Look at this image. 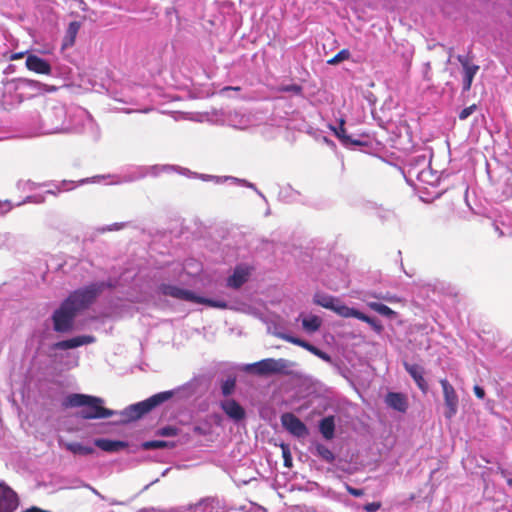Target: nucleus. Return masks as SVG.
<instances>
[{"label":"nucleus","mask_w":512,"mask_h":512,"mask_svg":"<svg viewBox=\"0 0 512 512\" xmlns=\"http://www.w3.org/2000/svg\"><path fill=\"white\" fill-rule=\"evenodd\" d=\"M25 55V52H17V53H14L10 56V60L14 61V60H18V59H21L23 58Z\"/></svg>","instance_id":"nucleus-38"},{"label":"nucleus","mask_w":512,"mask_h":512,"mask_svg":"<svg viewBox=\"0 0 512 512\" xmlns=\"http://www.w3.org/2000/svg\"><path fill=\"white\" fill-rule=\"evenodd\" d=\"M385 403L388 407L401 413H405L409 406L407 396L399 392H388L385 396Z\"/></svg>","instance_id":"nucleus-15"},{"label":"nucleus","mask_w":512,"mask_h":512,"mask_svg":"<svg viewBox=\"0 0 512 512\" xmlns=\"http://www.w3.org/2000/svg\"><path fill=\"white\" fill-rule=\"evenodd\" d=\"M347 492L354 497H361L364 495L363 489L354 488L350 485H346Z\"/></svg>","instance_id":"nucleus-36"},{"label":"nucleus","mask_w":512,"mask_h":512,"mask_svg":"<svg viewBox=\"0 0 512 512\" xmlns=\"http://www.w3.org/2000/svg\"><path fill=\"white\" fill-rule=\"evenodd\" d=\"M367 305L371 310L379 313L382 316H386L388 318L396 317V312L387 305L378 302H368Z\"/></svg>","instance_id":"nucleus-22"},{"label":"nucleus","mask_w":512,"mask_h":512,"mask_svg":"<svg viewBox=\"0 0 512 512\" xmlns=\"http://www.w3.org/2000/svg\"><path fill=\"white\" fill-rule=\"evenodd\" d=\"M109 286L105 282L92 283L70 293L53 313L54 330L61 333L70 331L77 313L88 308L103 290Z\"/></svg>","instance_id":"nucleus-1"},{"label":"nucleus","mask_w":512,"mask_h":512,"mask_svg":"<svg viewBox=\"0 0 512 512\" xmlns=\"http://www.w3.org/2000/svg\"><path fill=\"white\" fill-rule=\"evenodd\" d=\"M350 58V52L348 49L340 50L334 57L329 59L327 63L329 65H336L344 60H348Z\"/></svg>","instance_id":"nucleus-29"},{"label":"nucleus","mask_w":512,"mask_h":512,"mask_svg":"<svg viewBox=\"0 0 512 512\" xmlns=\"http://www.w3.org/2000/svg\"><path fill=\"white\" fill-rule=\"evenodd\" d=\"M295 366V362L284 358H266L258 362L246 365L244 370L247 373L254 374L257 376H269L272 374L292 376L294 375L293 368Z\"/></svg>","instance_id":"nucleus-3"},{"label":"nucleus","mask_w":512,"mask_h":512,"mask_svg":"<svg viewBox=\"0 0 512 512\" xmlns=\"http://www.w3.org/2000/svg\"><path fill=\"white\" fill-rule=\"evenodd\" d=\"M457 60L460 62L464 70L463 91H469L471 89L474 76L479 70V66L471 64V61L467 56L458 55Z\"/></svg>","instance_id":"nucleus-11"},{"label":"nucleus","mask_w":512,"mask_h":512,"mask_svg":"<svg viewBox=\"0 0 512 512\" xmlns=\"http://www.w3.org/2000/svg\"><path fill=\"white\" fill-rule=\"evenodd\" d=\"M236 387V380L235 378L229 377L221 384V391L223 396L227 397L231 395Z\"/></svg>","instance_id":"nucleus-28"},{"label":"nucleus","mask_w":512,"mask_h":512,"mask_svg":"<svg viewBox=\"0 0 512 512\" xmlns=\"http://www.w3.org/2000/svg\"><path fill=\"white\" fill-rule=\"evenodd\" d=\"M507 484L512 488V478L508 479Z\"/></svg>","instance_id":"nucleus-41"},{"label":"nucleus","mask_w":512,"mask_h":512,"mask_svg":"<svg viewBox=\"0 0 512 512\" xmlns=\"http://www.w3.org/2000/svg\"><path fill=\"white\" fill-rule=\"evenodd\" d=\"M159 292L164 296H170L172 298L179 300L194 302L198 304H205L213 308H227V303L223 300H212L205 297L197 296L192 291L180 288L175 285L161 284L159 286Z\"/></svg>","instance_id":"nucleus-5"},{"label":"nucleus","mask_w":512,"mask_h":512,"mask_svg":"<svg viewBox=\"0 0 512 512\" xmlns=\"http://www.w3.org/2000/svg\"><path fill=\"white\" fill-rule=\"evenodd\" d=\"M319 431L326 440H331L335 435L334 416L324 417L319 423Z\"/></svg>","instance_id":"nucleus-19"},{"label":"nucleus","mask_w":512,"mask_h":512,"mask_svg":"<svg viewBox=\"0 0 512 512\" xmlns=\"http://www.w3.org/2000/svg\"><path fill=\"white\" fill-rule=\"evenodd\" d=\"M94 338L92 336H77L71 339L59 341L53 345L56 350H68L80 347L85 344L92 343Z\"/></svg>","instance_id":"nucleus-16"},{"label":"nucleus","mask_w":512,"mask_h":512,"mask_svg":"<svg viewBox=\"0 0 512 512\" xmlns=\"http://www.w3.org/2000/svg\"><path fill=\"white\" fill-rule=\"evenodd\" d=\"M322 320L319 316L312 315L308 318H304L302 320V327L309 333H314L318 331L321 327Z\"/></svg>","instance_id":"nucleus-21"},{"label":"nucleus","mask_w":512,"mask_h":512,"mask_svg":"<svg viewBox=\"0 0 512 512\" xmlns=\"http://www.w3.org/2000/svg\"><path fill=\"white\" fill-rule=\"evenodd\" d=\"M174 447L173 443L162 441V440H152L146 441L142 444V448L144 450H153V449H162V448H171Z\"/></svg>","instance_id":"nucleus-26"},{"label":"nucleus","mask_w":512,"mask_h":512,"mask_svg":"<svg viewBox=\"0 0 512 512\" xmlns=\"http://www.w3.org/2000/svg\"><path fill=\"white\" fill-rule=\"evenodd\" d=\"M178 434V429L174 426H165L158 430V435L163 437H172Z\"/></svg>","instance_id":"nucleus-31"},{"label":"nucleus","mask_w":512,"mask_h":512,"mask_svg":"<svg viewBox=\"0 0 512 512\" xmlns=\"http://www.w3.org/2000/svg\"><path fill=\"white\" fill-rule=\"evenodd\" d=\"M173 395V391H164L154 394L144 401L129 405L123 411L120 412V415L122 416V421L132 422L142 418L144 415L152 411L155 407L171 399Z\"/></svg>","instance_id":"nucleus-4"},{"label":"nucleus","mask_w":512,"mask_h":512,"mask_svg":"<svg viewBox=\"0 0 512 512\" xmlns=\"http://www.w3.org/2000/svg\"><path fill=\"white\" fill-rule=\"evenodd\" d=\"M281 448H282V456H283L284 466L287 468H291L292 467V456H291L290 449L287 445H282Z\"/></svg>","instance_id":"nucleus-30"},{"label":"nucleus","mask_w":512,"mask_h":512,"mask_svg":"<svg viewBox=\"0 0 512 512\" xmlns=\"http://www.w3.org/2000/svg\"><path fill=\"white\" fill-rule=\"evenodd\" d=\"M332 130H333L334 134L337 136V138L344 145H354V146L365 145V142H363L361 140L352 139L349 135H347L346 129H345V120L342 118L339 120V127L338 128L332 127Z\"/></svg>","instance_id":"nucleus-17"},{"label":"nucleus","mask_w":512,"mask_h":512,"mask_svg":"<svg viewBox=\"0 0 512 512\" xmlns=\"http://www.w3.org/2000/svg\"><path fill=\"white\" fill-rule=\"evenodd\" d=\"M313 355L319 357L320 359L330 363L331 362V357L329 354H327L326 352L320 350L319 348H317L316 346H314L312 352H311Z\"/></svg>","instance_id":"nucleus-34"},{"label":"nucleus","mask_w":512,"mask_h":512,"mask_svg":"<svg viewBox=\"0 0 512 512\" xmlns=\"http://www.w3.org/2000/svg\"><path fill=\"white\" fill-rule=\"evenodd\" d=\"M383 299H385V300H387V301H390V302H391V301H393V299H392V298H388V297H383Z\"/></svg>","instance_id":"nucleus-42"},{"label":"nucleus","mask_w":512,"mask_h":512,"mask_svg":"<svg viewBox=\"0 0 512 512\" xmlns=\"http://www.w3.org/2000/svg\"><path fill=\"white\" fill-rule=\"evenodd\" d=\"M63 406L81 407L78 415L82 419H105L114 415V411L103 407V399L86 394H70L68 395Z\"/></svg>","instance_id":"nucleus-2"},{"label":"nucleus","mask_w":512,"mask_h":512,"mask_svg":"<svg viewBox=\"0 0 512 512\" xmlns=\"http://www.w3.org/2000/svg\"><path fill=\"white\" fill-rule=\"evenodd\" d=\"M440 384L443 390L444 402L446 406L445 417L448 419L453 418L458 410V395L454 387L449 383L447 379H441Z\"/></svg>","instance_id":"nucleus-7"},{"label":"nucleus","mask_w":512,"mask_h":512,"mask_svg":"<svg viewBox=\"0 0 512 512\" xmlns=\"http://www.w3.org/2000/svg\"><path fill=\"white\" fill-rule=\"evenodd\" d=\"M253 268L246 264L237 265L232 275L226 280V286L232 289L241 288L250 278Z\"/></svg>","instance_id":"nucleus-10"},{"label":"nucleus","mask_w":512,"mask_h":512,"mask_svg":"<svg viewBox=\"0 0 512 512\" xmlns=\"http://www.w3.org/2000/svg\"><path fill=\"white\" fill-rule=\"evenodd\" d=\"M281 338L289 343H292L294 345H297V346H300L304 349H306L307 351H309L310 353L312 352L313 348H314V345H312L311 343L303 340V339H300V338H297V337H294V336H291V335H288V334H283L281 336Z\"/></svg>","instance_id":"nucleus-25"},{"label":"nucleus","mask_w":512,"mask_h":512,"mask_svg":"<svg viewBox=\"0 0 512 512\" xmlns=\"http://www.w3.org/2000/svg\"><path fill=\"white\" fill-rule=\"evenodd\" d=\"M80 27L81 24L78 21H72L69 23L64 40L65 47L74 45Z\"/></svg>","instance_id":"nucleus-20"},{"label":"nucleus","mask_w":512,"mask_h":512,"mask_svg":"<svg viewBox=\"0 0 512 512\" xmlns=\"http://www.w3.org/2000/svg\"><path fill=\"white\" fill-rule=\"evenodd\" d=\"M477 109L476 104H472L464 109H462L459 113V119L465 120L467 119L475 110Z\"/></svg>","instance_id":"nucleus-33"},{"label":"nucleus","mask_w":512,"mask_h":512,"mask_svg":"<svg viewBox=\"0 0 512 512\" xmlns=\"http://www.w3.org/2000/svg\"><path fill=\"white\" fill-rule=\"evenodd\" d=\"M19 506L17 493L5 483H0V512H14Z\"/></svg>","instance_id":"nucleus-9"},{"label":"nucleus","mask_w":512,"mask_h":512,"mask_svg":"<svg viewBox=\"0 0 512 512\" xmlns=\"http://www.w3.org/2000/svg\"><path fill=\"white\" fill-rule=\"evenodd\" d=\"M473 391H474V394L476 395V397L479 399H483L486 395L485 390L478 385L474 386Z\"/></svg>","instance_id":"nucleus-37"},{"label":"nucleus","mask_w":512,"mask_h":512,"mask_svg":"<svg viewBox=\"0 0 512 512\" xmlns=\"http://www.w3.org/2000/svg\"><path fill=\"white\" fill-rule=\"evenodd\" d=\"M65 447L67 450H69L73 454L90 455L94 452V449L92 447L84 446L78 442L66 443Z\"/></svg>","instance_id":"nucleus-23"},{"label":"nucleus","mask_w":512,"mask_h":512,"mask_svg":"<svg viewBox=\"0 0 512 512\" xmlns=\"http://www.w3.org/2000/svg\"><path fill=\"white\" fill-rule=\"evenodd\" d=\"M115 226H116V229H121V228H123L124 224H122V223L121 224H115Z\"/></svg>","instance_id":"nucleus-40"},{"label":"nucleus","mask_w":512,"mask_h":512,"mask_svg":"<svg viewBox=\"0 0 512 512\" xmlns=\"http://www.w3.org/2000/svg\"><path fill=\"white\" fill-rule=\"evenodd\" d=\"M221 409L233 421L239 422L246 416L245 409L234 399H227L220 403Z\"/></svg>","instance_id":"nucleus-12"},{"label":"nucleus","mask_w":512,"mask_h":512,"mask_svg":"<svg viewBox=\"0 0 512 512\" xmlns=\"http://www.w3.org/2000/svg\"><path fill=\"white\" fill-rule=\"evenodd\" d=\"M95 445L106 452H116L127 447V443L119 440L96 439Z\"/></svg>","instance_id":"nucleus-18"},{"label":"nucleus","mask_w":512,"mask_h":512,"mask_svg":"<svg viewBox=\"0 0 512 512\" xmlns=\"http://www.w3.org/2000/svg\"><path fill=\"white\" fill-rule=\"evenodd\" d=\"M405 370L413 378L418 388L426 393L428 391V384L424 379V368L418 364L403 363Z\"/></svg>","instance_id":"nucleus-14"},{"label":"nucleus","mask_w":512,"mask_h":512,"mask_svg":"<svg viewBox=\"0 0 512 512\" xmlns=\"http://www.w3.org/2000/svg\"><path fill=\"white\" fill-rule=\"evenodd\" d=\"M229 90H233V91H240L241 90V87L239 86H226L224 87L221 92H225V91H229Z\"/></svg>","instance_id":"nucleus-39"},{"label":"nucleus","mask_w":512,"mask_h":512,"mask_svg":"<svg viewBox=\"0 0 512 512\" xmlns=\"http://www.w3.org/2000/svg\"><path fill=\"white\" fill-rule=\"evenodd\" d=\"M26 67L28 70L42 75H49L52 70L50 63L47 60L42 59L35 54H29L27 56Z\"/></svg>","instance_id":"nucleus-13"},{"label":"nucleus","mask_w":512,"mask_h":512,"mask_svg":"<svg viewBox=\"0 0 512 512\" xmlns=\"http://www.w3.org/2000/svg\"><path fill=\"white\" fill-rule=\"evenodd\" d=\"M358 320L369 324L376 333H381L383 331V326L378 320L371 318L362 312L360 313Z\"/></svg>","instance_id":"nucleus-27"},{"label":"nucleus","mask_w":512,"mask_h":512,"mask_svg":"<svg viewBox=\"0 0 512 512\" xmlns=\"http://www.w3.org/2000/svg\"><path fill=\"white\" fill-rule=\"evenodd\" d=\"M281 92H292L296 95L302 94V87L298 84L285 85L279 88Z\"/></svg>","instance_id":"nucleus-32"},{"label":"nucleus","mask_w":512,"mask_h":512,"mask_svg":"<svg viewBox=\"0 0 512 512\" xmlns=\"http://www.w3.org/2000/svg\"><path fill=\"white\" fill-rule=\"evenodd\" d=\"M281 423L295 437L304 438L309 434L307 426L293 413H284L281 416Z\"/></svg>","instance_id":"nucleus-8"},{"label":"nucleus","mask_w":512,"mask_h":512,"mask_svg":"<svg viewBox=\"0 0 512 512\" xmlns=\"http://www.w3.org/2000/svg\"><path fill=\"white\" fill-rule=\"evenodd\" d=\"M381 502H371L364 505V510L366 512H376L381 508Z\"/></svg>","instance_id":"nucleus-35"},{"label":"nucleus","mask_w":512,"mask_h":512,"mask_svg":"<svg viewBox=\"0 0 512 512\" xmlns=\"http://www.w3.org/2000/svg\"><path fill=\"white\" fill-rule=\"evenodd\" d=\"M313 301L316 305H319L325 309L332 310L343 318L354 317L358 319L361 313V311L346 306L338 298H335L331 295L316 294L313 298Z\"/></svg>","instance_id":"nucleus-6"},{"label":"nucleus","mask_w":512,"mask_h":512,"mask_svg":"<svg viewBox=\"0 0 512 512\" xmlns=\"http://www.w3.org/2000/svg\"><path fill=\"white\" fill-rule=\"evenodd\" d=\"M315 449L316 454L327 463H332L335 460L333 452L325 445L317 443Z\"/></svg>","instance_id":"nucleus-24"}]
</instances>
